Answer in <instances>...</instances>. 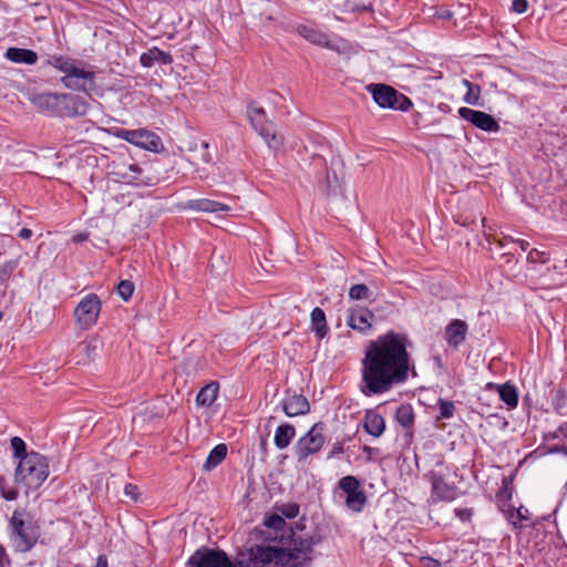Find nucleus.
<instances>
[{
  "mask_svg": "<svg viewBox=\"0 0 567 567\" xmlns=\"http://www.w3.org/2000/svg\"><path fill=\"white\" fill-rule=\"evenodd\" d=\"M282 410L287 416L305 415L310 410V404L305 395L288 394L282 401Z\"/></svg>",
  "mask_w": 567,
  "mask_h": 567,
  "instance_id": "17",
  "label": "nucleus"
},
{
  "mask_svg": "<svg viewBox=\"0 0 567 567\" xmlns=\"http://www.w3.org/2000/svg\"><path fill=\"white\" fill-rule=\"evenodd\" d=\"M83 350L85 351L89 359H93L99 350V341L94 338L86 339L83 342Z\"/></svg>",
  "mask_w": 567,
  "mask_h": 567,
  "instance_id": "38",
  "label": "nucleus"
},
{
  "mask_svg": "<svg viewBox=\"0 0 567 567\" xmlns=\"http://www.w3.org/2000/svg\"><path fill=\"white\" fill-rule=\"evenodd\" d=\"M0 493L1 496L7 501H14L18 498V489L9 486L7 481L3 477H0Z\"/></svg>",
  "mask_w": 567,
  "mask_h": 567,
  "instance_id": "35",
  "label": "nucleus"
},
{
  "mask_svg": "<svg viewBox=\"0 0 567 567\" xmlns=\"http://www.w3.org/2000/svg\"><path fill=\"white\" fill-rule=\"evenodd\" d=\"M566 431H567V424L561 425V426H559V427L557 429V431H556V432H554V433H553V437H554V439H558V437L560 436V434H565V433H566Z\"/></svg>",
  "mask_w": 567,
  "mask_h": 567,
  "instance_id": "52",
  "label": "nucleus"
},
{
  "mask_svg": "<svg viewBox=\"0 0 567 567\" xmlns=\"http://www.w3.org/2000/svg\"><path fill=\"white\" fill-rule=\"evenodd\" d=\"M90 110L89 102L75 94L62 93V117L84 116Z\"/></svg>",
  "mask_w": 567,
  "mask_h": 567,
  "instance_id": "14",
  "label": "nucleus"
},
{
  "mask_svg": "<svg viewBox=\"0 0 567 567\" xmlns=\"http://www.w3.org/2000/svg\"><path fill=\"white\" fill-rule=\"evenodd\" d=\"M115 135L125 142H128L150 152L158 153L161 150H163V142L161 137L148 130L121 128L115 133Z\"/></svg>",
  "mask_w": 567,
  "mask_h": 567,
  "instance_id": "9",
  "label": "nucleus"
},
{
  "mask_svg": "<svg viewBox=\"0 0 567 567\" xmlns=\"http://www.w3.org/2000/svg\"><path fill=\"white\" fill-rule=\"evenodd\" d=\"M95 567H109L107 558L105 555H100L96 560Z\"/></svg>",
  "mask_w": 567,
  "mask_h": 567,
  "instance_id": "51",
  "label": "nucleus"
},
{
  "mask_svg": "<svg viewBox=\"0 0 567 567\" xmlns=\"http://www.w3.org/2000/svg\"><path fill=\"white\" fill-rule=\"evenodd\" d=\"M422 565L423 567H441V563L432 557H423Z\"/></svg>",
  "mask_w": 567,
  "mask_h": 567,
  "instance_id": "45",
  "label": "nucleus"
},
{
  "mask_svg": "<svg viewBox=\"0 0 567 567\" xmlns=\"http://www.w3.org/2000/svg\"><path fill=\"white\" fill-rule=\"evenodd\" d=\"M172 62V55L157 48H152L141 55V63L146 68H152L155 63L171 64Z\"/></svg>",
  "mask_w": 567,
  "mask_h": 567,
  "instance_id": "25",
  "label": "nucleus"
},
{
  "mask_svg": "<svg viewBox=\"0 0 567 567\" xmlns=\"http://www.w3.org/2000/svg\"><path fill=\"white\" fill-rule=\"evenodd\" d=\"M49 64L64 74L61 78L64 87L87 95L97 91L95 72L92 66L63 55L51 56Z\"/></svg>",
  "mask_w": 567,
  "mask_h": 567,
  "instance_id": "3",
  "label": "nucleus"
},
{
  "mask_svg": "<svg viewBox=\"0 0 567 567\" xmlns=\"http://www.w3.org/2000/svg\"><path fill=\"white\" fill-rule=\"evenodd\" d=\"M463 85L467 89V92L464 95V102L474 106H482L481 86L478 84L472 83L466 79L463 80Z\"/></svg>",
  "mask_w": 567,
  "mask_h": 567,
  "instance_id": "30",
  "label": "nucleus"
},
{
  "mask_svg": "<svg viewBox=\"0 0 567 567\" xmlns=\"http://www.w3.org/2000/svg\"><path fill=\"white\" fill-rule=\"evenodd\" d=\"M9 563L8 555L6 548L0 545V567H3L4 564Z\"/></svg>",
  "mask_w": 567,
  "mask_h": 567,
  "instance_id": "48",
  "label": "nucleus"
},
{
  "mask_svg": "<svg viewBox=\"0 0 567 567\" xmlns=\"http://www.w3.org/2000/svg\"><path fill=\"white\" fill-rule=\"evenodd\" d=\"M227 455V446L224 443L216 445L208 454L204 468L210 471L220 464Z\"/></svg>",
  "mask_w": 567,
  "mask_h": 567,
  "instance_id": "29",
  "label": "nucleus"
},
{
  "mask_svg": "<svg viewBox=\"0 0 567 567\" xmlns=\"http://www.w3.org/2000/svg\"><path fill=\"white\" fill-rule=\"evenodd\" d=\"M116 291L124 301H127L134 292V284L130 280H122L117 285Z\"/></svg>",
  "mask_w": 567,
  "mask_h": 567,
  "instance_id": "34",
  "label": "nucleus"
},
{
  "mask_svg": "<svg viewBox=\"0 0 567 567\" xmlns=\"http://www.w3.org/2000/svg\"><path fill=\"white\" fill-rule=\"evenodd\" d=\"M218 392L219 384L217 382H210L199 390L196 396V403L202 406H210L216 401Z\"/></svg>",
  "mask_w": 567,
  "mask_h": 567,
  "instance_id": "27",
  "label": "nucleus"
},
{
  "mask_svg": "<svg viewBox=\"0 0 567 567\" xmlns=\"http://www.w3.org/2000/svg\"><path fill=\"white\" fill-rule=\"evenodd\" d=\"M311 544L308 540H301L299 547H295L288 555L287 564L290 567H302L310 561Z\"/></svg>",
  "mask_w": 567,
  "mask_h": 567,
  "instance_id": "22",
  "label": "nucleus"
},
{
  "mask_svg": "<svg viewBox=\"0 0 567 567\" xmlns=\"http://www.w3.org/2000/svg\"><path fill=\"white\" fill-rule=\"evenodd\" d=\"M405 334L393 330L370 340L360 361V391L365 396L381 395L403 385L414 371Z\"/></svg>",
  "mask_w": 567,
  "mask_h": 567,
  "instance_id": "1",
  "label": "nucleus"
},
{
  "mask_svg": "<svg viewBox=\"0 0 567 567\" xmlns=\"http://www.w3.org/2000/svg\"><path fill=\"white\" fill-rule=\"evenodd\" d=\"M432 485L431 497L433 502H451L457 496V487L445 481L444 476L435 471L427 474Z\"/></svg>",
  "mask_w": 567,
  "mask_h": 567,
  "instance_id": "11",
  "label": "nucleus"
},
{
  "mask_svg": "<svg viewBox=\"0 0 567 567\" xmlns=\"http://www.w3.org/2000/svg\"><path fill=\"white\" fill-rule=\"evenodd\" d=\"M31 103L50 116L62 117V93H40L31 97Z\"/></svg>",
  "mask_w": 567,
  "mask_h": 567,
  "instance_id": "13",
  "label": "nucleus"
},
{
  "mask_svg": "<svg viewBox=\"0 0 567 567\" xmlns=\"http://www.w3.org/2000/svg\"><path fill=\"white\" fill-rule=\"evenodd\" d=\"M437 405H439V410H440V416L442 419H450L453 416L454 411H455V405L452 401L439 399Z\"/></svg>",
  "mask_w": 567,
  "mask_h": 567,
  "instance_id": "36",
  "label": "nucleus"
},
{
  "mask_svg": "<svg viewBox=\"0 0 567 567\" xmlns=\"http://www.w3.org/2000/svg\"><path fill=\"white\" fill-rule=\"evenodd\" d=\"M486 388L491 389V390H495L498 393L499 399L506 404L508 410H513V409L517 408L518 391L514 384H512L509 382H506L503 384L489 382V383H487Z\"/></svg>",
  "mask_w": 567,
  "mask_h": 567,
  "instance_id": "18",
  "label": "nucleus"
},
{
  "mask_svg": "<svg viewBox=\"0 0 567 567\" xmlns=\"http://www.w3.org/2000/svg\"><path fill=\"white\" fill-rule=\"evenodd\" d=\"M31 236H32V230L29 229V228H22L19 231V237L22 238V239H30Z\"/></svg>",
  "mask_w": 567,
  "mask_h": 567,
  "instance_id": "50",
  "label": "nucleus"
},
{
  "mask_svg": "<svg viewBox=\"0 0 567 567\" xmlns=\"http://www.w3.org/2000/svg\"><path fill=\"white\" fill-rule=\"evenodd\" d=\"M247 114L254 130L265 140L267 145L272 150H278L282 145V137L276 133L274 123L267 120L265 110L255 103H250Z\"/></svg>",
  "mask_w": 567,
  "mask_h": 567,
  "instance_id": "6",
  "label": "nucleus"
},
{
  "mask_svg": "<svg viewBox=\"0 0 567 567\" xmlns=\"http://www.w3.org/2000/svg\"><path fill=\"white\" fill-rule=\"evenodd\" d=\"M47 457L38 452H30L18 462L14 473L16 483L25 487L27 494L38 489L49 476Z\"/></svg>",
  "mask_w": 567,
  "mask_h": 567,
  "instance_id": "5",
  "label": "nucleus"
},
{
  "mask_svg": "<svg viewBox=\"0 0 567 567\" xmlns=\"http://www.w3.org/2000/svg\"><path fill=\"white\" fill-rule=\"evenodd\" d=\"M136 489L137 487L132 484H126L124 487V493L127 496H131L133 499H136Z\"/></svg>",
  "mask_w": 567,
  "mask_h": 567,
  "instance_id": "47",
  "label": "nucleus"
},
{
  "mask_svg": "<svg viewBox=\"0 0 567 567\" xmlns=\"http://www.w3.org/2000/svg\"><path fill=\"white\" fill-rule=\"evenodd\" d=\"M264 525L275 530H280L285 527L286 522L281 515L272 514L265 517Z\"/></svg>",
  "mask_w": 567,
  "mask_h": 567,
  "instance_id": "37",
  "label": "nucleus"
},
{
  "mask_svg": "<svg viewBox=\"0 0 567 567\" xmlns=\"http://www.w3.org/2000/svg\"><path fill=\"white\" fill-rule=\"evenodd\" d=\"M505 239H509V237H505ZM511 240L514 241L513 238H511ZM515 243H517L519 245V247L523 251L527 250L529 247V243L524 239H517V240H515Z\"/></svg>",
  "mask_w": 567,
  "mask_h": 567,
  "instance_id": "49",
  "label": "nucleus"
},
{
  "mask_svg": "<svg viewBox=\"0 0 567 567\" xmlns=\"http://www.w3.org/2000/svg\"><path fill=\"white\" fill-rule=\"evenodd\" d=\"M468 327L467 323L461 319L452 320L445 328V340L446 342L456 348L458 347L466 337Z\"/></svg>",
  "mask_w": 567,
  "mask_h": 567,
  "instance_id": "19",
  "label": "nucleus"
},
{
  "mask_svg": "<svg viewBox=\"0 0 567 567\" xmlns=\"http://www.w3.org/2000/svg\"><path fill=\"white\" fill-rule=\"evenodd\" d=\"M342 453H343V445L341 443H336L332 446V450H331L330 454L328 455V457L332 458V457H336V456H338L339 454H342Z\"/></svg>",
  "mask_w": 567,
  "mask_h": 567,
  "instance_id": "46",
  "label": "nucleus"
},
{
  "mask_svg": "<svg viewBox=\"0 0 567 567\" xmlns=\"http://www.w3.org/2000/svg\"><path fill=\"white\" fill-rule=\"evenodd\" d=\"M395 420L400 425L409 429L414 423V412L410 404H402L396 409Z\"/></svg>",
  "mask_w": 567,
  "mask_h": 567,
  "instance_id": "31",
  "label": "nucleus"
},
{
  "mask_svg": "<svg viewBox=\"0 0 567 567\" xmlns=\"http://www.w3.org/2000/svg\"><path fill=\"white\" fill-rule=\"evenodd\" d=\"M412 106V102L403 94L399 93V100L393 106L394 110L408 111Z\"/></svg>",
  "mask_w": 567,
  "mask_h": 567,
  "instance_id": "41",
  "label": "nucleus"
},
{
  "mask_svg": "<svg viewBox=\"0 0 567 567\" xmlns=\"http://www.w3.org/2000/svg\"><path fill=\"white\" fill-rule=\"evenodd\" d=\"M4 56L13 62L19 64H28L33 65L38 62V54L33 50L23 49V48H9Z\"/></svg>",
  "mask_w": 567,
  "mask_h": 567,
  "instance_id": "21",
  "label": "nucleus"
},
{
  "mask_svg": "<svg viewBox=\"0 0 567 567\" xmlns=\"http://www.w3.org/2000/svg\"><path fill=\"white\" fill-rule=\"evenodd\" d=\"M300 37L307 41L323 48L330 47V40L327 33L316 28L315 25L301 24L297 28Z\"/></svg>",
  "mask_w": 567,
  "mask_h": 567,
  "instance_id": "20",
  "label": "nucleus"
},
{
  "mask_svg": "<svg viewBox=\"0 0 567 567\" xmlns=\"http://www.w3.org/2000/svg\"><path fill=\"white\" fill-rule=\"evenodd\" d=\"M324 426L322 423H316L301 436L295 445V454L299 462L306 461L310 455L318 453L324 442Z\"/></svg>",
  "mask_w": 567,
  "mask_h": 567,
  "instance_id": "8",
  "label": "nucleus"
},
{
  "mask_svg": "<svg viewBox=\"0 0 567 567\" xmlns=\"http://www.w3.org/2000/svg\"><path fill=\"white\" fill-rule=\"evenodd\" d=\"M188 207L194 210L206 212V213H218V212H230L231 210L229 205H226L224 203H219L216 200L207 199V198L190 200L188 204Z\"/></svg>",
  "mask_w": 567,
  "mask_h": 567,
  "instance_id": "24",
  "label": "nucleus"
},
{
  "mask_svg": "<svg viewBox=\"0 0 567 567\" xmlns=\"http://www.w3.org/2000/svg\"><path fill=\"white\" fill-rule=\"evenodd\" d=\"M296 436V429L289 423L279 425L275 431L274 443L277 449L284 450L289 446Z\"/></svg>",
  "mask_w": 567,
  "mask_h": 567,
  "instance_id": "26",
  "label": "nucleus"
},
{
  "mask_svg": "<svg viewBox=\"0 0 567 567\" xmlns=\"http://www.w3.org/2000/svg\"><path fill=\"white\" fill-rule=\"evenodd\" d=\"M455 515L462 520V522H467L471 519L472 515H473V509L472 508H456L455 509Z\"/></svg>",
  "mask_w": 567,
  "mask_h": 567,
  "instance_id": "44",
  "label": "nucleus"
},
{
  "mask_svg": "<svg viewBox=\"0 0 567 567\" xmlns=\"http://www.w3.org/2000/svg\"><path fill=\"white\" fill-rule=\"evenodd\" d=\"M338 486L347 495V507L352 512L360 513L367 503V496L360 488L359 480L355 476L347 475L339 481Z\"/></svg>",
  "mask_w": 567,
  "mask_h": 567,
  "instance_id": "10",
  "label": "nucleus"
},
{
  "mask_svg": "<svg viewBox=\"0 0 567 567\" xmlns=\"http://www.w3.org/2000/svg\"><path fill=\"white\" fill-rule=\"evenodd\" d=\"M284 556L278 548L257 545L250 548L249 560L241 567H279ZM189 564L195 567H235L227 554L220 549H206L203 553L197 550L189 558Z\"/></svg>",
  "mask_w": 567,
  "mask_h": 567,
  "instance_id": "2",
  "label": "nucleus"
},
{
  "mask_svg": "<svg viewBox=\"0 0 567 567\" xmlns=\"http://www.w3.org/2000/svg\"><path fill=\"white\" fill-rule=\"evenodd\" d=\"M279 512L287 518H295L299 514V505L296 503L285 504L279 507Z\"/></svg>",
  "mask_w": 567,
  "mask_h": 567,
  "instance_id": "40",
  "label": "nucleus"
},
{
  "mask_svg": "<svg viewBox=\"0 0 567 567\" xmlns=\"http://www.w3.org/2000/svg\"><path fill=\"white\" fill-rule=\"evenodd\" d=\"M89 235L87 234H78L73 237V241L74 243H82V241H85L87 239Z\"/></svg>",
  "mask_w": 567,
  "mask_h": 567,
  "instance_id": "53",
  "label": "nucleus"
},
{
  "mask_svg": "<svg viewBox=\"0 0 567 567\" xmlns=\"http://www.w3.org/2000/svg\"><path fill=\"white\" fill-rule=\"evenodd\" d=\"M458 115L484 132H498L501 128L498 122L492 115L483 111L464 106L458 109Z\"/></svg>",
  "mask_w": 567,
  "mask_h": 567,
  "instance_id": "12",
  "label": "nucleus"
},
{
  "mask_svg": "<svg viewBox=\"0 0 567 567\" xmlns=\"http://www.w3.org/2000/svg\"><path fill=\"white\" fill-rule=\"evenodd\" d=\"M528 8V2L527 0H513L512 2V11L515 12V13H524L526 12Z\"/></svg>",
  "mask_w": 567,
  "mask_h": 567,
  "instance_id": "42",
  "label": "nucleus"
},
{
  "mask_svg": "<svg viewBox=\"0 0 567 567\" xmlns=\"http://www.w3.org/2000/svg\"><path fill=\"white\" fill-rule=\"evenodd\" d=\"M374 315L371 310L363 307L349 309L347 324L361 333L368 332L372 327Z\"/></svg>",
  "mask_w": 567,
  "mask_h": 567,
  "instance_id": "15",
  "label": "nucleus"
},
{
  "mask_svg": "<svg viewBox=\"0 0 567 567\" xmlns=\"http://www.w3.org/2000/svg\"><path fill=\"white\" fill-rule=\"evenodd\" d=\"M544 252H540L537 249H532L528 252L527 259L532 262H546L547 258H544Z\"/></svg>",
  "mask_w": 567,
  "mask_h": 567,
  "instance_id": "43",
  "label": "nucleus"
},
{
  "mask_svg": "<svg viewBox=\"0 0 567 567\" xmlns=\"http://www.w3.org/2000/svg\"><path fill=\"white\" fill-rule=\"evenodd\" d=\"M363 427L370 435L379 437L385 430V421L382 415L368 411L364 415Z\"/></svg>",
  "mask_w": 567,
  "mask_h": 567,
  "instance_id": "23",
  "label": "nucleus"
},
{
  "mask_svg": "<svg viewBox=\"0 0 567 567\" xmlns=\"http://www.w3.org/2000/svg\"><path fill=\"white\" fill-rule=\"evenodd\" d=\"M128 169L134 174H140L142 172L141 167L137 164H131Z\"/></svg>",
  "mask_w": 567,
  "mask_h": 567,
  "instance_id": "54",
  "label": "nucleus"
},
{
  "mask_svg": "<svg viewBox=\"0 0 567 567\" xmlns=\"http://www.w3.org/2000/svg\"><path fill=\"white\" fill-rule=\"evenodd\" d=\"M40 526L24 509H16L8 523L10 545L16 553H29L38 543Z\"/></svg>",
  "mask_w": 567,
  "mask_h": 567,
  "instance_id": "4",
  "label": "nucleus"
},
{
  "mask_svg": "<svg viewBox=\"0 0 567 567\" xmlns=\"http://www.w3.org/2000/svg\"><path fill=\"white\" fill-rule=\"evenodd\" d=\"M311 327L316 336L322 339L328 333V326L326 320L324 311L321 308L316 307L310 315Z\"/></svg>",
  "mask_w": 567,
  "mask_h": 567,
  "instance_id": "28",
  "label": "nucleus"
},
{
  "mask_svg": "<svg viewBox=\"0 0 567 567\" xmlns=\"http://www.w3.org/2000/svg\"><path fill=\"white\" fill-rule=\"evenodd\" d=\"M369 297L370 289L363 284L353 285L349 290V298L352 300H362Z\"/></svg>",
  "mask_w": 567,
  "mask_h": 567,
  "instance_id": "32",
  "label": "nucleus"
},
{
  "mask_svg": "<svg viewBox=\"0 0 567 567\" xmlns=\"http://www.w3.org/2000/svg\"><path fill=\"white\" fill-rule=\"evenodd\" d=\"M11 447L13 450L14 457L18 458L19 461H21V457L30 453L27 452L25 443L19 436H14L11 439Z\"/></svg>",
  "mask_w": 567,
  "mask_h": 567,
  "instance_id": "33",
  "label": "nucleus"
},
{
  "mask_svg": "<svg viewBox=\"0 0 567 567\" xmlns=\"http://www.w3.org/2000/svg\"><path fill=\"white\" fill-rule=\"evenodd\" d=\"M374 102L383 109H393L399 100V92L385 84H374L370 86Z\"/></svg>",
  "mask_w": 567,
  "mask_h": 567,
  "instance_id": "16",
  "label": "nucleus"
},
{
  "mask_svg": "<svg viewBox=\"0 0 567 567\" xmlns=\"http://www.w3.org/2000/svg\"><path fill=\"white\" fill-rule=\"evenodd\" d=\"M527 513L528 509L519 507L518 509L511 512L508 519L513 525L517 526L518 523L528 520Z\"/></svg>",
  "mask_w": 567,
  "mask_h": 567,
  "instance_id": "39",
  "label": "nucleus"
},
{
  "mask_svg": "<svg viewBox=\"0 0 567 567\" xmlns=\"http://www.w3.org/2000/svg\"><path fill=\"white\" fill-rule=\"evenodd\" d=\"M102 309V302L97 295H85L74 309L75 324L81 330H89L96 324Z\"/></svg>",
  "mask_w": 567,
  "mask_h": 567,
  "instance_id": "7",
  "label": "nucleus"
}]
</instances>
